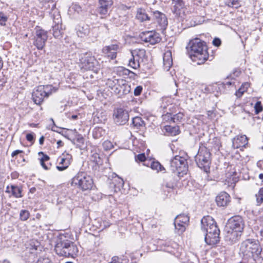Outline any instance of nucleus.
Listing matches in <instances>:
<instances>
[{"instance_id":"nucleus-37","label":"nucleus","mask_w":263,"mask_h":263,"mask_svg":"<svg viewBox=\"0 0 263 263\" xmlns=\"http://www.w3.org/2000/svg\"><path fill=\"white\" fill-rule=\"evenodd\" d=\"M167 115L168 117L171 116V120L174 123L180 121L181 119H182L183 116V114L180 112L173 115V117L172 116V115L171 114L167 113V115Z\"/></svg>"},{"instance_id":"nucleus-41","label":"nucleus","mask_w":263,"mask_h":263,"mask_svg":"<svg viewBox=\"0 0 263 263\" xmlns=\"http://www.w3.org/2000/svg\"><path fill=\"white\" fill-rule=\"evenodd\" d=\"M263 107L260 101H257L254 106V110L256 114H259L262 110Z\"/></svg>"},{"instance_id":"nucleus-14","label":"nucleus","mask_w":263,"mask_h":263,"mask_svg":"<svg viewBox=\"0 0 263 263\" xmlns=\"http://www.w3.org/2000/svg\"><path fill=\"white\" fill-rule=\"evenodd\" d=\"M113 119L116 124L124 125L129 120L128 112L123 108H117L114 111Z\"/></svg>"},{"instance_id":"nucleus-43","label":"nucleus","mask_w":263,"mask_h":263,"mask_svg":"<svg viewBox=\"0 0 263 263\" xmlns=\"http://www.w3.org/2000/svg\"><path fill=\"white\" fill-rule=\"evenodd\" d=\"M146 157L144 153L138 154L135 156V160L138 162H143L145 160Z\"/></svg>"},{"instance_id":"nucleus-55","label":"nucleus","mask_w":263,"mask_h":263,"mask_svg":"<svg viewBox=\"0 0 263 263\" xmlns=\"http://www.w3.org/2000/svg\"><path fill=\"white\" fill-rule=\"evenodd\" d=\"M58 147L62 146L63 145V142L61 140H59L57 141Z\"/></svg>"},{"instance_id":"nucleus-59","label":"nucleus","mask_w":263,"mask_h":263,"mask_svg":"<svg viewBox=\"0 0 263 263\" xmlns=\"http://www.w3.org/2000/svg\"><path fill=\"white\" fill-rule=\"evenodd\" d=\"M3 66V62L2 60V58L0 57V70L2 68Z\"/></svg>"},{"instance_id":"nucleus-10","label":"nucleus","mask_w":263,"mask_h":263,"mask_svg":"<svg viewBox=\"0 0 263 263\" xmlns=\"http://www.w3.org/2000/svg\"><path fill=\"white\" fill-rule=\"evenodd\" d=\"M244 228V222L241 216H235L228 220L226 230H231L242 233Z\"/></svg>"},{"instance_id":"nucleus-25","label":"nucleus","mask_w":263,"mask_h":263,"mask_svg":"<svg viewBox=\"0 0 263 263\" xmlns=\"http://www.w3.org/2000/svg\"><path fill=\"white\" fill-rule=\"evenodd\" d=\"M248 143V139L245 135L238 136L234 139L233 144L236 148L245 147Z\"/></svg>"},{"instance_id":"nucleus-4","label":"nucleus","mask_w":263,"mask_h":263,"mask_svg":"<svg viewBox=\"0 0 263 263\" xmlns=\"http://www.w3.org/2000/svg\"><path fill=\"white\" fill-rule=\"evenodd\" d=\"M54 250L59 256L67 257H73L78 253V248L74 243L67 240H58L55 246Z\"/></svg>"},{"instance_id":"nucleus-2","label":"nucleus","mask_w":263,"mask_h":263,"mask_svg":"<svg viewBox=\"0 0 263 263\" xmlns=\"http://www.w3.org/2000/svg\"><path fill=\"white\" fill-rule=\"evenodd\" d=\"M187 49L189 55L192 60L197 62L198 64L204 63L209 58L205 43L199 39L191 40Z\"/></svg>"},{"instance_id":"nucleus-42","label":"nucleus","mask_w":263,"mask_h":263,"mask_svg":"<svg viewBox=\"0 0 263 263\" xmlns=\"http://www.w3.org/2000/svg\"><path fill=\"white\" fill-rule=\"evenodd\" d=\"M104 148L106 151L110 150L113 148V145L112 143L108 140L105 141L103 143Z\"/></svg>"},{"instance_id":"nucleus-31","label":"nucleus","mask_w":263,"mask_h":263,"mask_svg":"<svg viewBox=\"0 0 263 263\" xmlns=\"http://www.w3.org/2000/svg\"><path fill=\"white\" fill-rule=\"evenodd\" d=\"M22 189L17 186L11 185V192L13 196L16 198H21L22 197Z\"/></svg>"},{"instance_id":"nucleus-61","label":"nucleus","mask_w":263,"mask_h":263,"mask_svg":"<svg viewBox=\"0 0 263 263\" xmlns=\"http://www.w3.org/2000/svg\"><path fill=\"white\" fill-rule=\"evenodd\" d=\"M71 118H72V119L75 120V119H77V118H78V116H77V115H72V116H71Z\"/></svg>"},{"instance_id":"nucleus-51","label":"nucleus","mask_w":263,"mask_h":263,"mask_svg":"<svg viewBox=\"0 0 263 263\" xmlns=\"http://www.w3.org/2000/svg\"><path fill=\"white\" fill-rule=\"evenodd\" d=\"M22 153H23V151H21V150H16V151H14V152H13L12 153L11 156L12 157H14L15 156H16L18 154Z\"/></svg>"},{"instance_id":"nucleus-49","label":"nucleus","mask_w":263,"mask_h":263,"mask_svg":"<svg viewBox=\"0 0 263 263\" xmlns=\"http://www.w3.org/2000/svg\"><path fill=\"white\" fill-rule=\"evenodd\" d=\"M26 139L29 141V142H32L33 141V139H34V137H33V134L32 133H30V134H27L26 135Z\"/></svg>"},{"instance_id":"nucleus-32","label":"nucleus","mask_w":263,"mask_h":263,"mask_svg":"<svg viewBox=\"0 0 263 263\" xmlns=\"http://www.w3.org/2000/svg\"><path fill=\"white\" fill-rule=\"evenodd\" d=\"M165 131L169 133L171 136H175L179 133L178 126H171L166 125L165 126Z\"/></svg>"},{"instance_id":"nucleus-7","label":"nucleus","mask_w":263,"mask_h":263,"mask_svg":"<svg viewBox=\"0 0 263 263\" xmlns=\"http://www.w3.org/2000/svg\"><path fill=\"white\" fill-rule=\"evenodd\" d=\"M71 184L82 191H86L92 189L93 181L92 178L85 173L79 172L72 179Z\"/></svg>"},{"instance_id":"nucleus-34","label":"nucleus","mask_w":263,"mask_h":263,"mask_svg":"<svg viewBox=\"0 0 263 263\" xmlns=\"http://www.w3.org/2000/svg\"><path fill=\"white\" fill-rule=\"evenodd\" d=\"M161 103H160V106L163 109L167 108V107L169 105H172V100L170 97H162L161 99Z\"/></svg>"},{"instance_id":"nucleus-45","label":"nucleus","mask_w":263,"mask_h":263,"mask_svg":"<svg viewBox=\"0 0 263 263\" xmlns=\"http://www.w3.org/2000/svg\"><path fill=\"white\" fill-rule=\"evenodd\" d=\"M142 87L141 86H137L134 89V95L136 96L140 95L142 91Z\"/></svg>"},{"instance_id":"nucleus-9","label":"nucleus","mask_w":263,"mask_h":263,"mask_svg":"<svg viewBox=\"0 0 263 263\" xmlns=\"http://www.w3.org/2000/svg\"><path fill=\"white\" fill-rule=\"evenodd\" d=\"M170 167L172 172L178 176L180 173H184L187 171V162L185 158L176 156L170 162Z\"/></svg>"},{"instance_id":"nucleus-19","label":"nucleus","mask_w":263,"mask_h":263,"mask_svg":"<svg viewBox=\"0 0 263 263\" xmlns=\"http://www.w3.org/2000/svg\"><path fill=\"white\" fill-rule=\"evenodd\" d=\"M145 53L143 49L139 50L138 51L134 50L132 52L133 58L129 61L128 65L133 69H137L140 67V64L138 60L139 55H143Z\"/></svg>"},{"instance_id":"nucleus-1","label":"nucleus","mask_w":263,"mask_h":263,"mask_svg":"<svg viewBox=\"0 0 263 263\" xmlns=\"http://www.w3.org/2000/svg\"><path fill=\"white\" fill-rule=\"evenodd\" d=\"M262 250L258 240L247 239L241 243L239 254L247 263H261L263 260Z\"/></svg>"},{"instance_id":"nucleus-44","label":"nucleus","mask_w":263,"mask_h":263,"mask_svg":"<svg viewBox=\"0 0 263 263\" xmlns=\"http://www.w3.org/2000/svg\"><path fill=\"white\" fill-rule=\"evenodd\" d=\"M7 17L5 16L3 14L0 13V25L2 26H5L6 22L7 21Z\"/></svg>"},{"instance_id":"nucleus-46","label":"nucleus","mask_w":263,"mask_h":263,"mask_svg":"<svg viewBox=\"0 0 263 263\" xmlns=\"http://www.w3.org/2000/svg\"><path fill=\"white\" fill-rule=\"evenodd\" d=\"M35 263H51L48 258H40Z\"/></svg>"},{"instance_id":"nucleus-47","label":"nucleus","mask_w":263,"mask_h":263,"mask_svg":"<svg viewBox=\"0 0 263 263\" xmlns=\"http://www.w3.org/2000/svg\"><path fill=\"white\" fill-rule=\"evenodd\" d=\"M245 91H246V89L241 86L238 91L236 92V95L237 97H240Z\"/></svg>"},{"instance_id":"nucleus-35","label":"nucleus","mask_w":263,"mask_h":263,"mask_svg":"<svg viewBox=\"0 0 263 263\" xmlns=\"http://www.w3.org/2000/svg\"><path fill=\"white\" fill-rule=\"evenodd\" d=\"M119 81V79L115 78L109 79L107 81L106 85L114 91Z\"/></svg>"},{"instance_id":"nucleus-40","label":"nucleus","mask_w":263,"mask_h":263,"mask_svg":"<svg viewBox=\"0 0 263 263\" xmlns=\"http://www.w3.org/2000/svg\"><path fill=\"white\" fill-rule=\"evenodd\" d=\"M30 214L29 212L25 210H21L20 214V219L22 220L25 221L29 217Z\"/></svg>"},{"instance_id":"nucleus-22","label":"nucleus","mask_w":263,"mask_h":263,"mask_svg":"<svg viewBox=\"0 0 263 263\" xmlns=\"http://www.w3.org/2000/svg\"><path fill=\"white\" fill-rule=\"evenodd\" d=\"M100 7L98 8V12L101 15H106L109 8L113 4L112 0H99Z\"/></svg>"},{"instance_id":"nucleus-48","label":"nucleus","mask_w":263,"mask_h":263,"mask_svg":"<svg viewBox=\"0 0 263 263\" xmlns=\"http://www.w3.org/2000/svg\"><path fill=\"white\" fill-rule=\"evenodd\" d=\"M213 44L214 46L218 47L221 45V40L219 38H215L213 41Z\"/></svg>"},{"instance_id":"nucleus-3","label":"nucleus","mask_w":263,"mask_h":263,"mask_svg":"<svg viewBox=\"0 0 263 263\" xmlns=\"http://www.w3.org/2000/svg\"><path fill=\"white\" fill-rule=\"evenodd\" d=\"M201 230L205 233L204 240L209 245H214L219 241L220 230L212 217L206 216L201 220Z\"/></svg>"},{"instance_id":"nucleus-13","label":"nucleus","mask_w":263,"mask_h":263,"mask_svg":"<svg viewBox=\"0 0 263 263\" xmlns=\"http://www.w3.org/2000/svg\"><path fill=\"white\" fill-rule=\"evenodd\" d=\"M189 222V217L184 214H180L174 220L175 230L178 234H182Z\"/></svg>"},{"instance_id":"nucleus-57","label":"nucleus","mask_w":263,"mask_h":263,"mask_svg":"<svg viewBox=\"0 0 263 263\" xmlns=\"http://www.w3.org/2000/svg\"><path fill=\"white\" fill-rule=\"evenodd\" d=\"M44 141V136H42L39 139V143L41 145H42Z\"/></svg>"},{"instance_id":"nucleus-18","label":"nucleus","mask_w":263,"mask_h":263,"mask_svg":"<svg viewBox=\"0 0 263 263\" xmlns=\"http://www.w3.org/2000/svg\"><path fill=\"white\" fill-rule=\"evenodd\" d=\"M119 50V46L117 44H111L105 46L102 49V52L108 58L113 60L117 57V52Z\"/></svg>"},{"instance_id":"nucleus-39","label":"nucleus","mask_w":263,"mask_h":263,"mask_svg":"<svg viewBox=\"0 0 263 263\" xmlns=\"http://www.w3.org/2000/svg\"><path fill=\"white\" fill-rule=\"evenodd\" d=\"M118 179L119 180V182L117 184H115L114 181H112V183L110 184V187H115V192H117V190H120V187L122 186L124 184L123 180L122 179L120 178H118Z\"/></svg>"},{"instance_id":"nucleus-6","label":"nucleus","mask_w":263,"mask_h":263,"mask_svg":"<svg viewBox=\"0 0 263 263\" xmlns=\"http://www.w3.org/2000/svg\"><path fill=\"white\" fill-rule=\"evenodd\" d=\"M80 67L84 70H91L97 73L100 66L95 57L89 52L81 53L79 55Z\"/></svg>"},{"instance_id":"nucleus-15","label":"nucleus","mask_w":263,"mask_h":263,"mask_svg":"<svg viewBox=\"0 0 263 263\" xmlns=\"http://www.w3.org/2000/svg\"><path fill=\"white\" fill-rule=\"evenodd\" d=\"M152 13L153 15L154 19L158 24L160 29H165L168 24L166 15L164 13L157 10L153 11Z\"/></svg>"},{"instance_id":"nucleus-17","label":"nucleus","mask_w":263,"mask_h":263,"mask_svg":"<svg viewBox=\"0 0 263 263\" xmlns=\"http://www.w3.org/2000/svg\"><path fill=\"white\" fill-rule=\"evenodd\" d=\"M152 12L148 9L138 8L136 11V18L141 23L149 21L151 18L150 14H152Z\"/></svg>"},{"instance_id":"nucleus-8","label":"nucleus","mask_w":263,"mask_h":263,"mask_svg":"<svg viewBox=\"0 0 263 263\" xmlns=\"http://www.w3.org/2000/svg\"><path fill=\"white\" fill-rule=\"evenodd\" d=\"M57 89L52 85H40L36 87L32 95V100L37 104H41L45 98H48L52 92H55Z\"/></svg>"},{"instance_id":"nucleus-12","label":"nucleus","mask_w":263,"mask_h":263,"mask_svg":"<svg viewBox=\"0 0 263 263\" xmlns=\"http://www.w3.org/2000/svg\"><path fill=\"white\" fill-rule=\"evenodd\" d=\"M47 39V31L37 27L35 28V41L33 44L37 49L42 50L43 49Z\"/></svg>"},{"instance_id":"nucleus-20","label":"nucleus","mask_w":263,"mask_h":263,"mask_svg":"<svg viewBox=\"0 0 263 263\" xmlns=\"http://www.w3.org/2000/svg\"><path fill=\"white\" fill-rule=\"evenodd\" d=\"M72 156L69 154H63V156L59 158L60 161L59 166H57V169L60 171H62L66 169L71 163Z\"/></svg>"},{"instance_id":"nucleus-16","label":"nucleus","mask_w":263,"mask_h":263,"mask_svg":"<svg viewBox=\"0 0 263 263\" xmlns=\"http://www.w3.org/2000/svg\"><path fill=\"white\" fill-rule=\"evenodd\" d=\"M130 90V87L126 83V81L120 79L114 92L120 96H122L129 93Z\"/></svg>"},{"instance_id":"nucleus-5","label":"nucleus","mask_w":263,"mask_h":263,"mask_svg":"<svg viewBox=\"0 0 263 263\" xmlns=\"http://www.w3.org/2000/svg\"><path fill=\"white\" fill-rule=\"evenodd\" d=\"M195 161L199 167L205 172H209L211 163V154L209 149L204 146H200L195 156Z\"/></svg>"},{"instance_id":"nucleus-38","label":"nucleus","mask_w":263,"mask_h":263,"mask_svg":"<svg viewBox=\"0 0 263 263\" xmlns=\"http://www.w3.org/2000/svg\"><path fill=\"white\" fill-rule=\"evenodd\" d=\"M226 5L230 7L238 8L240 5L239 0H227Z\"/></svg>"},{"instance_id":"nucleus-36","label":"nucleus","mask_w":263,"mask_h":263,"mask_svg":"<svg viewBox=\"0 0 263 263\" xmlns=\"http://www.w3.org/2000/svg\"><path fill=\"white\" fill-rule=\"evenodd\" d=\"M105 132L101 127L95 128L92 132V136L95 139H99L102 137Z\"/></svg>"},{"instance_id":"nucleus-27","label":"nucleus","mask_w":263,"mask_h":263,"mask_svg":"<svg viewBox=\"0 0 263 263\" xmlns=\"http://www.w3.org/2000/svg\"><path fill=\"white\" fill-rule=\"evenodd\" d=\"M173 5L172 12L177 14L178 11L184 7V3L182 0H172Z\"/></svg>"},{"instance_id":"nucleus-53","label":"nucleus","mask_w":263,"mask_h":263,"mask_svg":"<svg viewBox=\"0 0 263 263\" xmlns=\"http://www.w3.org/2000/svg\"><path fill=\"white\" fill-rule=\"evenodd\" d=\"M119 69L123 71V74H128L130 72H131L128 69L126 68H123V67H120Z\"/></svg>"},{"instance_id":"nucleus-62","label":"nucleus","mask_w":263,"mask_h":263,"mask_svg":"<svg viewBox=\"0 0 263 263\" xmlns=\"http://www.w3.org/2000/svg\"><path fill=\"white\" fill-rule=\"evenodd\" d=\"M2 263H10V261L7 259H5L3 261Z\"/></svg>"},{"instance_id":"nucleus-64","label":"nucleus","mask_w":263,"mask_h":263,"mask_svg":"<svg viewBox=\"0 0 263 263\" xmlns=\"http://www.w3.org/2000/svg\"><path fill=\"white\" fill-rule=\"evenodd\" d=\"M166 187H169V188H173V185H170L168 184H166Z\"/></svg>"},{"instance_id":"nucleus-21","label":"nucleus","mask_w":263,"mask_h":263,"mask_svg":"<svg viewBox=\"0 0 263 263\" xmlns=\"http://www.w3.org/2000/svg\"><path fill=\"white\" fill-rule=\"evenodd\" d=\"M230 201L231 197L226 192H220L216 197V202L219 206H226Z\"/></svg>"},{"instance_id":"nucleus-11","label":"nucleus","mask_w":263,"mask_h":263,"mask_svg":"<svg viewBox=\"0 0 263 263\" xmlns=\"http://www.w3.org/2000/svg\"><path fill=\"white\" fill-rule=\"evenodd\" d=\"M139 36L142 41L149 43L152 45L158 43L161 40L160 34L155 31L142 32Z\"/></svg>"},{"instance_id":"nucleus-26","label":"nucleus","mask_w":263,"mask_h":263,"mask_svg":"<svg viewBox=\"0 0 263 263\" xmlns=\"http://www.w3.org/2000/svg\"><path fill=\"white\" fill-rule=\"evenodd\" d=\"M173 64L172 53L171 51L166 52L163 55L164 69L168 71Z\"/></svg>"},{"instance_id":"nucleus-60","label":"nucleus","mask_w":263,"mask_h":263,"mask_svg":"<svg viewBox=\"0 0 263 263\" xmlns=\"http://www.w3.org/2000/svg\"><path fill=\"white\" fill-rule=\"evenodd\" d=\"M259 178L262 180V182H263V174H260L259 175Z\"/></svg>"},{"instance_id":"nucleus-52","label":"nucleus","mask_w":263,"mask_h":263,"mask_svg":"<svg viewBox=\"0 0 263 263\" xmlns=\"http://www.w3.org/2000/svg\"><path fill=\"white\" fill-rule=\"evenodd\" d=\"M49 157L47 155L43 154V157L41 158L40 160L42 161H47L49 160Z\"/></svg>"},{"instance_id":"nucleus-50","label":"nucleus","mask_w":263,"mask_h":263,"mask_svg":"<svg viewBox=\"0 0 263 263\" xmlns=\"http://www.w3.org/2000/svg\"><path fill=\"white\" fill-rule=\"evenodd\" d=\"M234 84H235V82L233 80H231V81L226 80L224 82H223V84L224 85H228V86L234 85Z\"/></svg>"},{"instance_id":"nucleus-63","label":"nucleus","mask_w":263,"mask_h":263,"mask_svg":"<svg viewBox=\"0 0 263 263\" xmlns=\"http://www.w3.org/2000/svg\"><path fill=\"white\" fill-rule=\"evenodd\" d=\"M260 234L261 236L263 237V229L260 231Z\"/></svg>"},{"instance_id":"nucleus-56","label":"nucleus","mask_w":263,"mask_h":263,"mask_svg":"<svg viewBox=\"0 0 263 263\" xmlns=\"http://www.w3.org/2000/svg\"><path fill=\"white\" fill-rule=\"evenodd\" d=\"M249 86V84L248 83H244L242 85V86L243 87V88H244L246 89V91L247 90Z\"/></svg>"},{"instance_id":"nucleus-29","label":"nucleus","mask_w":263,"mask_h":263,"mask_svg":"<svg viewBox=\"0 0 263 263\" xmlns=\"http://www.w3.org/2000/svg\"><path fill=\"white\" fill-rule=\"evenodd\" d=\"M132 125L137 129L145 126V123L142 118L140 117H136L133 118Z\"/></svg>"},{"instance_id":"nucleus-58","label":"nucleus","mask_w":263,"mask_h":263,"mask_svg":"<svg viewBox=\"0 0 263 263\" xmlns=\"http://www.w3.org/2000/svg\"><path fill=\"white\" fill-rule=\"evenodd\" d=\"M36 190V188L34 187H33L30 189L29 192H30V193L33 194L35 192Z\"/></svg>"},{"instance_id":"nucleus-28","label":"nucleus","mask_w":263,"mask_h":263,"mask_svg":"<svg viewBox=\"0 0 263 263\" xmlns=\"http://www.w3.org/2000/svg\"><path fill=\"white\" fill-rule=\"evenodd\" d=\"M89 33V29L87 26H79L78 28L77 34L79 37H84Z\"/></svg>"},{"instance_id":"nucleus-30","label":"nucleus","mask_w":263,"mask_h":263,"mask_svg":"<svg viewBox=\"0 0 263 263\" xmlns=\"http://www.w3.org/2000/svg\"><path fill=\"white\" fill-rule=\"evenodd\" d=\"M256 204L257 206L263 205V187L260 188L255 195Z\"/></svg>"},{"instance_id":"nucleus-24","label":"nucleus","mask_w":263,"mask_h":263,"mask_svg":"<svg viewBox=\"0 0 263 263\" xmlns=\"http://www.w3.org/2000/svg\"><path fill=\"white\" fill-rule=\"evenodd\" d=\"M57 17H53V21L55 24V25L52 27L53 31V35L55 38H59L62 36V31L60 29L61 25H60V23L61 22V19L59 14H57Z\"/></svg>"},{"instance_id":"nucleus-33","label":"nucleus","mask_w":263,"mask_h":263,"mask_svg":"<svg viewBox=\"0 0 263 263\" xmlns=\"http://www.w3.org/2000/svg\"><path fill=\"white\" fill-rule=\"evenodd\" d=\"M151 167L157 172H162L165 170V168L158 161H153L151 163Z\"/></svg>"},{"instance_id":"nucleus-54","label":"nucleus","mask_w":263,"mask_h":263,"mask_svg":"<svg viewBox=\"0 0 263 263\" xmlns=\"http://www.w3.org/2000/svg\"><path fill=\"white\" fill-rule=\"evenodd\" d=\"M45 162L44 161H41L40 160V163H41V165L42 166V167L45 169V170H48V166L46 165Z\"/></svg>"},{"instance_id":"nucleus-23","label":"nucleus","mask_w":263,"mask_h":263,"mask_svg":"<svg viewBox=\"0 0 263 263\" xmlns=\"http://www.w3.org/2000/svg\"><path fill=\"white\" fill-rule=\"evenodd\" d=\"M227 234L226 235V239L230 242V243H234L237 241L240 238L241 233L231 230H226Z\"/></svg>"}]
</instances>
